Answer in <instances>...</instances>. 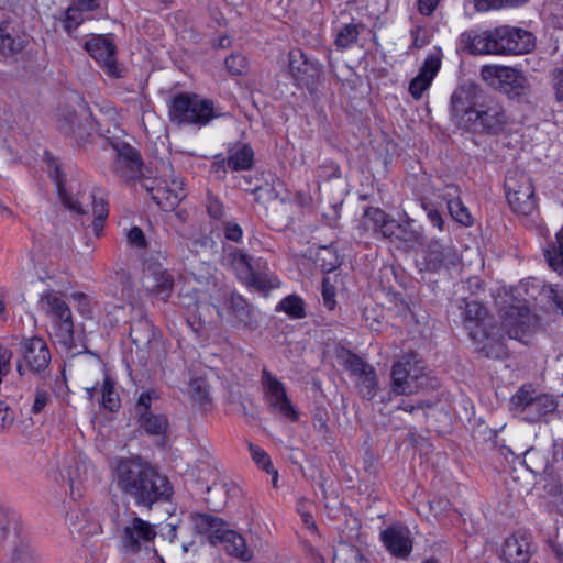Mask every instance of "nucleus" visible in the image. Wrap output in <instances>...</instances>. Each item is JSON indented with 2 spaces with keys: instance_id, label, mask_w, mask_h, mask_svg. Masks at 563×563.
I'll return each mask as SVG.
<instances>
[{
  "instance_id": "nucleus-1",
  "label": "nucleus",
  "mask_w": 563,
  "mask_h": 563,
  "mask_svg": "<svg viewBox=\"0 0 563 563\" xmlns=\"http://www.w3.org/2000/svg\"><path fill=\"white\" fill-rule=\"evenodd\" d=\"M111 484L139 506L151 508L173 494L168 478L139 457H119L110 464Z\"/></svg>"
},
{
  "instance_id": "nucleus-2",
  "label": "nucleus",
  "mask_w": 563,
  "mask_h": 563,
  "mask_svg": "<svg viewBox=\"0 0 563 563\" xmlns=\"http://www.w3.org/2000/svg\"><path fill=\"white\" fill-rule=\"evenodd\" d=\"M462 302L463 327L476 351L489 358H503L507 354L506 346L487 309L478 301Z\"/></svg>"
},
{
  "instance_id": "nucleus-3",
  "label": "nucleus",
  "mask_w": 563,
  "mask_h": 563,
  "mask_svg": "<svg viewBox=\"0 0 563 563\" xmlns=\"http://www.w3.org/2000/svg\"><path fill=\"white\" fill-rule=\"evenodd\" d=\"M194 529L208 538L212 545H220L229 555L241 561H250L252 552L244 538L229 528L228 523L219 517L208 514L191 515Z\"/></svg>"
},
{
  "instance_id": "nucleus-4",
  "label": "nucleus",
  "mask_w": 563,
  "mask_h": 563,
  "mask_svg": "<svg viewBox=\"0 0 563 563\" xmlns=\"http://www.w3.org/2000/svg\"><path fill=\"white\" fill-rule=\"evenodd\" d=\"M90 119V110L82 98L73 96L68 102L58 107L55 124L62 134L81 144L86 143L92 133L100 132L98 124Z\"/></svg>"
},
{
  "instance_id": "nucleus-5",
  "label": "nucleus",
  "mask_w": 563,
  "mask_h": 563,
  "mask_svg": "<svg viewBox=\"0 0 563 563\" xmlns=\"http://www.w3.org/2000/svg\"><path fill=\"white\" fill-rule=\"evenodd\" d=\"M38 309L51 320V336L66 351L74 347L73 313L67 302L54 290L41 294Z\"/></svg>"
},
{
  "instance_id": "nucleus-6",
  "label": "nucleus",
  "mask_w": 563,
  "mask_h": 563,
  "mask_svg": "<svg viewBox=\"0 0 563 563\" xmlns=\"http://www.w3.org/2000/svg\"><path fill=\"white\" fill-rule=\"evenodd\" d=\"M172 122L178 125L202 128L220 117L214 102L196 93H179L169 106Z\"/></svg>"
},
{
  "instance_id": "nucleus-7",
  "label": "nucleus",
  "mask_w": 563,
  "mask_h": 563,
  "mask_svg": "<svg viewBox=\"0 0 563 563\" xmlns=\"http://www.w3.org/2000/svg\"><path fill=\"white\" fill-rule=\"evenodd\" d=\"M51 177L56 183L57 191L63 205L68 210L78 214H87L90 211L93 214L92 228L96 235L103 229V222L108 217V206L103 197L96 192H80L75 197L69 195L63 184L60 167L56 165L51 172Z\"/></svg>"
},
{
  "instance_id": "nucleus-8",
  "label": "nucleus",
  "mask_w": 563,
  "mask_h": 563,
  "mask_svg": "<svg viewBox=\"0 0 563 563\" xmlns=\"http://www.w3.org/2000/svg\"><path fill=\"white\" fill-rule=\"evenodd\" d=\"M362 224L366 230L373 229L385 239L405 244L418 243L421 238L420 232L413 228L412 219L407 217L397 222L379 208H367Z\"/></svg>"
},
{
  "instance_id": "nucleus-9",
  "label": "nucleus",
  "mask_w": 563,
  "mask_h": 563,
  "mask_svg": "<svg viewBox=\"0 0 563 563\" xmlns=\"http://www.w3.org/2000/svg\"><path fill=\"white\" fill-rule=\"evenodd\" d=\"M152 199L163 210H173L185 197L183 179L175 175L174 169L166 164L162 165V174L154 179L145 178L141 183Z\"/></svg>"
},
{
  "instance_id": "nucleus-10",
  "label": "nucleus",
  "mask_w": 563,
  "mask_h": 563,
  "mask_svg": "<svg viewBox=\"0 0 563 563\" xmlns=\"http://www.w3.org/2000/svg\"><path fill=\"white\" fill-rule=\"evenodd\" d=\"M435 386L437 380L429 377L413 357H404L393 366L391 388L396 394L410 395Z\"/></svg>"
},
{
  "instance_id": "nucleus-11",
  "label": "nucleus",
  "mask_w": 563,
  "mask_h": 563,
  "mask_svg": "<svg viewBox=\"0 0 563 563\" xmlns=\"http://www.w3.org/2000/svg\"><path fill=\"white\" fill-rule=\"evenodd\" d=\"M481 78L489 87L507 95L509 98L526 96L530 88L525 74L511 66L484 65L481 68Z\"/></svg>"
},
{
  "instance_id": "nucleus-12",
  "label": "nucleus",
  "mask_w": 563,
  "mask_h": 563,
  "mask_svg": "<svg viewBox=\"0 0 563 563\" xmlns=\"http://www.w3.org/2000/svg\"><path fill=\"white\" fill-rule=\"evenodd\" d=\"M506 197L511 210L519 216H530L537 209L534 187L523 173H509L505 179Z\"/></svg>"
},
{
  "instance_id": "nucleus-13",
  "label": "nucleus",
  "mask_w": 563,
  "mask_h": 563,
  "mask_svg": "<svg viewBox=\"0 0 563 563\" xmlns=\"http://www.w3.org/2000/svg\"><path fill=\"white\" fill-rule=\"evenodd\" d=\"M496 55H521L534 47L531 32L510 25L493 29Z\"/></svg>"
},
{
  "instance_id": "nucleus-14",
  "label": "nucleus",
  "mask_w": 563,
  "mask_h": 563,
  "mask_svg": "<svg viewBox=\"0 0 563 563\" xmlns=\"http://www.w3.org/2000/svg\"><path fill=\"white\" fill-rule=\"evenodd\" d=\"M510 122L504 107L497 102L481 106L471 119L466 131L477 133L499 134L505 131Z\"/></svg>"
},
{
  "instance_id": "nucleus-15",
  "label": "nucleus",
  "mask_w": 563,
  "mask_h": 563,
  "mask_svg": "<svg viewBox=\"0 0 563 563\" xmlns=\"http://www.w3.org/2000/svg\"><path fill=\"white\" fill-rule=\"evenodd\" d=\"M156 534L154 525L136 516L128 519L119 530L122 549L133 554L140 552L142 547L152 542Z\"/></svg>"
},
{
  "instance_id": "nucleus-16",
  "label": "nucleus",
  "mask_w": 563,
  "mask_h": 563,
  "mask_svg": "<svg viewBox=\"0 0 563 563\" xmlns=\"http://www.w3.org/2000/svg\"><path fill=\"white\" fill-rule=\"evenodd\" d=\"M262 384L265 400L274 413H279L290 421L298 419L297 411L287 396L285 386L266 369L263 371Z\"/></svg>"
},
{
  "instance_id": "nucleus-17",
  "label": "nucleus",
  "mask_w": 563,
  "mask_h": 563,
  "mask_svg": "<svg viewBox=\"0 0 563 563\" xmlns=\"http://www.w3.org/2000/svg\"><path fill=\"white\" fill-rule=\"evenodd\" d=\"M501 328L509 338L523 341L537 325L536 316L525 305L508 306L501 310Z\"/></svg>"
},
{
  "instance_id": "nucleus-18",
  "label": "nucleus",
  "mask_w": 563,
  "mask_h": 563,
  "mask_svg": "<svg viewBox=\"0 0 563 563\" xmlns=\"http://www.w3.org/2000/svg\"><path fill=\"white\" fill-rule=\"evenodd\" d=\"M289 69L296 86L312 88L322 73V66L300 51L289 53Z\"/></svg>"
},
{
  "instance_id": "nucleus-19",
  "label": "nucleus",
  "mask_w": 563,
  "mask_h": 563,
  "mask_svg": "<svg viewBox=\"0 0 563 563\" xmlns=\"http://www.w3.org/2000/svg\"><path fill=\"white\" fill-rule=\"evenodd\" d=\"M85 48L108 75L113 77L121 76V68L115 59V45L109 36H93L85 43Z\"/></svg>"
},
{
  "instance_id": "nucleus-20",
  "label": "nucleus",
  "mask_w": 563,
  "mask_h": 563,
  "mask_svg": "<svg viewBox=\"0 0 563 563\" xmlns=\"http://www.w3.org/2000/svg\"><path fill=\"white\" fill-rule=\"evenodd\" d=\"M21 356L33 374L44 373L51 364V352L44 339L33 336L21 341Z\"/></svg>"
},
{
  "instance_id": "nucleus-21",
  "label": "nucleus",
  "mask_w": 563,
  "mask_h": 563,
  "mask_svg": "<svg viewBox=\"0 0 563 563\" xmlns=\"http://www.w3.org/2000/svg\"><path fill=\"white\" fill-rule=\"evenodd\" d=\"M220 318L228 313L230 321L242 327H252L255 323L254 311L238 294L224 295L221 301L213 302Z\"/></svg>"
},
{
  "instance_id": "nucleus-22",
  "label": "nucleus",
  "mask_w": 563,
  "mask_h": 563,
  "mask_svg": "<svg viewBox=\"0 0 563 563\" xmlns=\"http://www.w3.org/2000/svg\"><path fill=\"white\" fill-rule=\"evenodd\" d=\"M344 365L356 378V386L362 397L374 398L377 391V377L374 368L355 354H349Z\"/></svg>"
},
{
  "instance_id": "nucleus-23",
  "label": "nucleus",
  "mask_w": 563,
  "mask_h": 563,
  "mask_svg": "<svg viewBox=\"0 0 563 563\" xmlns=\"http://www.w3.org/2000/svg\"><path fill=\"white\" fill-rule=\"evenodd\" d=\"M532 551L531 536L523 531H517L504 541L500 559L504 563H528Z\"/></svg>"
},
{
  "instance_id": "nucleus-24",
  "label": "nucleus",
  "mask_w": 563,
  "mask_h": 563,
  "mask_svg": "<svg viewBox=\"0 0 563 563\" xmlns=\"http://www.w3.org/2000/svg\"><path fill=\"white\" fill-rule=\"evenodd\" d=\"M380 540L395 556L406 558L412 550V540L407 527L394 525L380 532Z\"/></svg>"
},
{
  "instance_id": "nucleus-25",
  "label": "nucleus",
  "mask_w": 563,
  "mask_h": 563,
  "mask_svg": "<svg viewBox=\"0 0 563 563\" xmlns=\"http://www.w3.org/2000/svg\"><path fill=\"white\" fill-rule=\"evenodd\" d=\"M113 150L117 153V158L113 164L114 172L126 179L135 178L141 167L139 153L125 143L113 145Z\"/></svg>"
},
{
  "instance_id": "nucleus-26",
  "label": "nucleus",
  "mask_w": 563,
  "mask_h": 563,
  "mask_svg": "<svg viewBox=\"0 0 563 563\" xmlns=\"http://www.w3.org/2000/svg\"><path fill=\"white\" fill-rule=\"evenodd\" d=\"M440 67V57L430 55L424 59L419 74L409 84V92L415 99H420L423 92L429 89Z\"/></svg>"
},
{
  "instance_id": "nucleus-27",
  "label": "nucleus",
  "mask_w": 563,
  "mask_h": 563,
  "mask_svg": "<svg viewBox=\"0 0 563 563\" xmlns=\"http://www.w3.org/2000/svg\"><path fill=\"white\" fill-rule=\"evenodd\" d=\"M476 111L473 107L470 91L459 87L451 96V115L453 121L461 128L466 129Z\"/></svg>"
},
{
  "instance_id": "nucleus-28",
  "label": "nucleus",
  "mask_w": 563,
  "mask_h": 563,
  "mask_svg": "<svg viewBox=\"0 0 563 563\" xmlns=\"http://www.w3.org/2000/svg\"><path fill=\"white\" fill-rule=\"evenodd\" d=\"M144 286L162 300H167L174 288V278L161 267L148 268L143 278Z\"/></svg>"
},
{
  "instance_id": "nucleus-29",
  "label": "nucleus",
  "mask_w": 563,
  "mask_h": 563,
  "mask_svg": "<svg viewBox=\"0 0 563 563\" xmlns=\"http://www.w3.org/2000/svg\"><path fill=\"white\" fill-rule=\"evenodd\" d=\"M464 48L474 55H496L493 30L466 31L461 35Z\"/></svg>"
},
{
  "instance_id": "nucleus-30",
  "label": "nucleus",
  "mask_w": 563,
  "mask_h": 563,
  "mask_svg": "<svg viewBox=\"0 0 563 563\" xmlns=\"http://www.w3.org/2000/svg\"><path fill=\"white\" fill-rule=\"evenodd\" d=\"M459 262V254L451 245H443L438 241L431 242L428 246L426 263L429 269L455 266Z\"/></svg>"
},
{
  "instance_id": "nucleus-31",
  "label": "nucleus",
  "mask_w": 563,
  "mask_h": 563,
  "mask_svg": "<svg viewBox=\"0 0 563 563\" xmlns=\"http://www.w3.org/2000/svg\"><path fill=\"white\" fill-rule=\"evenodd\" d=\"M140 429L148 435L165 439L168 432L169 422L165 415L151 412L137 418Z\"/></svg>"
},
{
  "instance_id": "nucleus-32",
  "label": "nucleus",
  "mask_w": 563,
  "mask_h": 563,
  "mask_svg": "<svg viewBox=\"0 0 563 563\" xmlns=\"http://www.w3.org/2000/svg\"><path fill=\"white\" fill-rule=\"evenodd\" d=\"M254 152L249 144H239L229 151L227 166L232 170H247L252 167Z\"/></svg>"
},
{
  "instance_id": "nucleus-33",
  "label": "nucleus",
  "mask_w": 563,
  "mask_h": 563,
  "mask_svg": "<svg viewBox=\"0 0 563 563\" xmlns=\"http://www.w3.org/2000/svg\"><path fill=\"white\" fill-rule=\"evenodd\" d=\"M82 468H85L84 465L71 459L65 463L64 468L60 471L63 479L69 484L70 494L74 498L76 497V490H79V486L84 481ZM77 496H80V492H78Z\"/></svg>"
},
{
  "instance_id": "nucleus-34",
  "label": "nucleus",
  "mask_w": 563,
  "mask_h": 563,
  "mask_svg": "<svg viewBox=\"0 0 563 563\" xmlns=\"http://www.w3.org/2000/svg\"><path fill=\"white\" fill-rule=\"evenodd\" d=\"M229 263H230L231 267L233 268L238 278L243 284H245V282L251 278V275L255 268L251 258L246 254H244L240 251L230 253Z\"/></svg>"
},
{
  "instance_id": "nucleus-35",
  "label": "nucleus",
  "mask_w": 563,
  "mask_h": 563,
  "mask_svg": "<svg viewBox=\"0 0 563 563\" xmlns=\"http://www.w3.org/2000/svg\"><path fill=\"white\" fill-rule=\"evenodd\" d=\"M256 267L257 268H254L251 278L247 279L244 285L260 291H266L272 288L278 287L279 282L274 274L269 272L260 271L261 265L258 263L256 264Z\"/></svg>"
},
{
  "instance_id": "nucleus-36",
  "label": "nucleus",
  "mask_w": 563,
  "mask_h": 563,
  "mask_svg": "<svg viewBox=\"0 0 563 563\" xmlns=\"http://www.w3.org/2000/svg\"><path fill=\"white\" fill-rule=\"evenodd\" d=\"M544 256L552 269L563 274V228L555 233V241L545 250Z\"/></svg>"
},
{
  "instance_id": "nucleus-37",
  "label": "nucleus",
  "mask_w": 563,
  "mask_h": 563,
  "mask_svg": "<svg viewBox=\"0 0 563 563\" xmlns=\"http://www.w3.org/2000/svg\"><path fill=\"white\" fill-rule=\"evenodd\" d=\"M555 408L556 404L553 397L549 395L533 396L526 418L531 421H534L541 418L542 416L552 412L553 410H555Z\"/></svg>"
},
{
  "instance_id": "nucleus-38",
  "label": "nucleus",
  "mask_w": 563,
  "mask_h": 563,
  "mask_svg": "<svg viewBox=\"0 0 563 563\" xmlns=\"http://www.w3.org/2000/svg\"><path fill=\"white\" fill-rule=\"evenodd\" d=\"M24 41L21 37H12L8 31V23L0 24V49L3 53L15 54L23 49Z\"/></svg>"
},
{
  "instance_id": "nucleus-39",
  "label": "nucleus",
  "mask_w": 563,
  "mask_h": 563,
  "mask_svg": "<svg viewBox=\"0 0 563 563\" xmlns=\"http://www.w3.org/2000/svg\"><path fill=\"white\" fill-rule=\"evenodd\" d=\"M159 399V394L156 389H146L140 393L135 404L136 418L153 412L154 404Z\"/></svg>"
},
{
  "instance_id": "nucleus-40",
  "label": "nucleus",
  "mask_w": 563,
  "mask_h": 563,
  "mask_svg": "<svg viewBox=\"0 0 563 563\" xmlns=\"http://www.w3.org/2000/svg\"><path fill=\"white\" fill-rule=\"evenodd\" d=\"M533 398V390L528 386H522L519 390L511 397L510 404L511 409L515 413L528 412L530 408V402Z\"/></svg>"
},
{
  "instance_id": "nucleus-41",
  "label": "nucleus",
  "mask_w": 563,
  "mask_h": 563,
  "mask_svg": "<svg viewBox=\"0 0 563 563\" xmlns=\"http://www.w3.org/2000/svg\"><path fill=\"white\" fill-rule=\"evenodd\" d=\"M279 309L291 318L300 319L305 316L303 301L298 296H288L279 302Z\"/></svg>"
},
{
  "instance_id": "nucleus-42",
  "label": "nucleus",
  "mask_w": 563,
  "mask_h": 563,
  "mask_svg": "<svg viewBox=\"0 0 563 563\" xmlns=\"http://www.w3.org/2000/svg\"><path fill=\"white\" fill-rule=\"evenodd\" d=\"M358 35L360 31L357 25L346 24L339 31L335 45L340 48H347L357 41Z\"/></svg>"
},
{
  "instance_id": "nucleus-43",
  "label": "nucleus",
  "mask_w": 563,
  "mask_h": 563,
  "mask_svg": "<svg viewBox=\"0 0 563 563\" xmlns=\"http://www.w3.org/2000/svg\"><path fill=\"white\" fill-rule=\"evenodd\" d=\"M526 0H474L475 9L478 12L498 10L506 7H517Z\"/></svg>"
},
{
  "instance_id": "nucleus-44",
  "label": "nucleus",
  "mask_w": 563,
  "mask_h": 563,
  "mask_svg": "<svg viewBox=\"0 0 563 563\" xmlns=\"http://www.w3.org/2000/svg\"><path fill=\"white\" fill-rule=\"evenodd\" d=\"M448 209L450 214L460 223L464 225L472 224V218L460 199H451L448 201Z\"/></svg>"
},
{
  "instance_id": "nucleus-45",
  "label": "nucleus",
  "mask_w": 563,
  "mask_h": 563,
  "mask_svg": "<svg viewBox=\"0 0 563 563\" xmlns=\"http://www.w3.org/2000/svg\"><path fill=\"white\" fill-rule=\"evenodd\" d=\"M84 19V13L75 4H71L65 12L63 27L68 34H71L82 23Z\"/></svg>"
},
{
  "instance_id": "nucleus-46",
  "label": "nucleus",
  "mask_w": 563,
  "mask_h": 563,
  "mask_svg": "<svg viewBox=\"0 0 563 563\" xmlns=\"http://www.w3.org/2000/svg\"><path fill=\"white\" fill-rule=\"evenodd\" d=\"M225 67L232 75H242L247 68V60L243 55L232 54L225 58Z\"/></svg>"
},
{
  "instance_id": "nucleus-47",
  "label": "nucleus",
  "mask_w": 563,
  "mask_h": 563,
  "mask_svg": "<svg viewBox=\"0 0 563 563\" xmlns=\"http://www.w3.org/2000/svg\"><path fill=\"white\" fill-rule=\"evenodd\" d=\"M189 391L191 397L200 402L205 401L209 394L206 380L201 377H197L190 380Z\"/></svg>"
},
{
  "instance_id": "nucleus-48",
  "label": "nucleus",
  "mask_w": 563,
  "mask_h": 563,
  "mask_svg": "<svg viewBox=\"0 0 563 563\" xmlns=\"http://www.w3.org/2000/svg\"><path fill=\"white\" fill-rule=\"evenodd\" d=\"M13 561L14 563H37V556L29 545L21 544L14 550Z\"/></svg>"
},
{
  "instance_id": "nucleus-49",
  "label": "nucleus",
  "mask_w": 563,
  "mask_h": 563,
  "mask_svg": "<svg viewBox=\"0 0 563 563\" xmlns=\"http://www.w3.org/2000/svg\"><path fill=\"white\" fill-rule=\"evenodd\" d=\"M249 450H250L253 461L260 467L269 472L271 460H269V456L266 454V452L262 448H260L253 443L249 444Z\"/></svg>"
},
{
  "instance_id": "nucleus-50",
  "label": "nucleus",
  "mask_w": 563,
  "mask_h": 563,
  "mask_svg": "<svg viewBox=\"0 0 563 563\" xmlns=\"http://www.w3.org/2000/svg\"><path fill=\"white\" fill-rule=\"evenodd\" d=\"M552 86L556 101L563 104V67L552 70Z\"/></svg>"
},
{
  "instance_id": "nucleus-51",
  "label": "nucleus",
  "mask_w": 563,
  "mask_h": 563,
  "mask_svg": "<svg viewBox=\"0 0 563 563\" xmlns=\"http://www.w3.org/2000/svg\"><path fill=\"white\" fill-rule=\"evenodd\" d=\"M322 299L324 306L332 310L335 306V291L334 287L330 284L329 278H323L322 282Z\"/></svg>"
},
{
  "instance_id": "nucleus-52",
  "label": "nucleus",
  "mask_w": 563,
  "mask_h": 563,
  "mask_svg": "<svg viewBox=\"0 0 563 563\" xmlns=\"http://www.w3.org/2000/svg\"><path fill=\"white\" fill-rule=\"evenodd\" d=\"M207 211L213 219H222L224 216V208L220 200L213 196H209L207 200Z\"/></svg>"
},
{
  "instance_id": "nucleus-53",
  "label": "nucleus",
  "mask_w": 563,
  "mask_h": 563,
  "mask_svg": "<svg viewBox=\"0 0 563 563\" xmlns=\"http://www.w3.org/2000/svg\"><path fill=\"white\" fill-rule=\"evenodd\" d=\"M126 238H128L129 244H131L137 249H143L146 246V239H145L144 232L139 227H133L128 232Z\"/></svg>"
},
{
  "instance_id": "nucleus-54",
  "label": "nucleus",
  "mask_w": 563,
  "mask_h": 563,
  "mask_svg": "<svg viewBox=\"0 0 563 563\" xmlns=\"http://www.w3.org/2000/svg\"><path fill=\"white\" fill-rule=\"evenodd\" d=\"M51 402L48 393L44 389H37L35 393L34 404L32 406L33 413H40Z\"/></svg>"
},
{
  "instance_id": "nucleus-55",
  "label": "nucleus",
  "mask_w": 563,
  "mask_h": 563,
  "mask_svg": "<svg viewBox=\"0 0 563 563\" xmlns=\"http://www.w3.org/2000/svg\"><path fill=\"white\" fill-rule=\"evenodd\" d=\"M224 236L225 239L239 242L243 236L242 228L233 221H228L224 224Z\"/></svg>"
},
{
  "instance_id": "nucleus-56",
  "label": "nucleus",
  "mask_w": 563,
  "mask_h": 563,
  "mask_svg": "<svg viewBox=\"0 0 563 563\" xmlns=\"http://www.w3.org/2000/svg\"><path fill=\"white\" fill-rule=\"evenodd\" d=\"M12 352L0 343V383L2 377L9 373Z\"/></svg>"
},
{
  "instance_id": "nucleus-57",
  "label": "nucleus",
  "mask_w": 563,
  "mask_h": 563,
  "mask_svg": "<svg viewBox=\"0 0 563 563\" xmlns=\"http://www.w3.org/2000/svg\"><path fill=\"white\" fill-rule=\"evenodd\" d=\"M14 421V413L8 405L0 401V429H7Z\"/></svg>"
},
{
  "instance_id": "nucleus-58",
  "label": "nucleus",
  "mask_w": 563,
  "mask_h": 563,
  "mask_svg": "<svg viewBox=\"0 0 563 563\" xmlns=\"http://www.w3.org/2000/svg\"><path fill=\"white\" fill-rule=\"evenodd\" d=\"M102 404L110 411H115L119 408V400L111 388L106 387L102 395Z\"/></svg>"
},
{
  "instance_id": "nucleus-59",
  "label": "nucleus",
  "mask_w": 563,
  "mask_h": 563,
  "mask_svg": "<svg viewBox=\"0 0 563 563\" xmlns=\"http://www.w3.org/2000/svg\"><path fill=\"white\" fill-rule=\"evenodd\" d=\"M255 195H256V200L261 201V202H266V201L274 200L277 198V194H276L275 189L268 185L257 188L255 191Z\"/></svg>"
},
{
  "instance_id": "nucleus-60",
  "label": "nucleus",
  "mask_w": 563,
  "mask_h": 563,
  "mask_svg": "<svg viewBox=\"0 0 563 563\" xmlns=\"http://www.w3.org/2000/svg\"><path fill=\"white\" fill-rule=\"evenodd\" d=\"M101 0H73L75 4L82 13L92 12L100 7Z\"/></svg>"
},
{
  "instance_id": "nucleus-61",
  "label": "nucleus",
  "mask_w": 563,
  "mask_h": 563,
  "mask_svg": "<svg viewBox=\"0 0 563 563\" xmlns=\"http://www.w3.org/2000/svg\"><path fill=\"white\" fill-rule=\"evenodd\" d=\"M441 0H418V10L423 15H431Z\"/></svg>"
},
{
  "instance_id": "nucleus-62",
  "label": "nucleus",
  "mask_w": 563,
  "mask_h": 563,
  "mask_svg": "<svg viewBox=\"0 0 563 563\" xmlns=\"http://www.w3.org/2000/svg\"><path fill=\"white\" fill-rule=\"evenodd\" d=\"M428 218H429L430 222L434 227H437L438 229L442 230L444 221H443V218H442L441 213L438 210L429 209L428 210Z\"/></svg>"
},
{
  "instance_id": "nucleus-63",
  "label": "nucleus",
  "mask_w": 563,
  "mask_h": 563,
  "mask_svg": "<svg viewBox=\"0 0 563 563\" xmlns=\"http://www.w3.org/2000/svg\"><path fill=\"white\" fill-rule=\"evenodd\" d=\"M553 19L560 29H563V3L552 12Z\"/></svg>"
},
{
  "instance_id": "nucleus-64",
  "label": "nucleus",
  "mask_w": 563,
  "mask_h": 563,
  "mask_svg": "<svg viewBox=\"0 0 563 563\" xmlns=\"http://www.w3.org/2000/svg\"><path fill=\"white\" fill-rule=\"evenodd\" d=\"M66 518L70 525L77 526L78 519H79V512L76 509H71L69 512H67Z\"/></svg>"
}]
</instances>
